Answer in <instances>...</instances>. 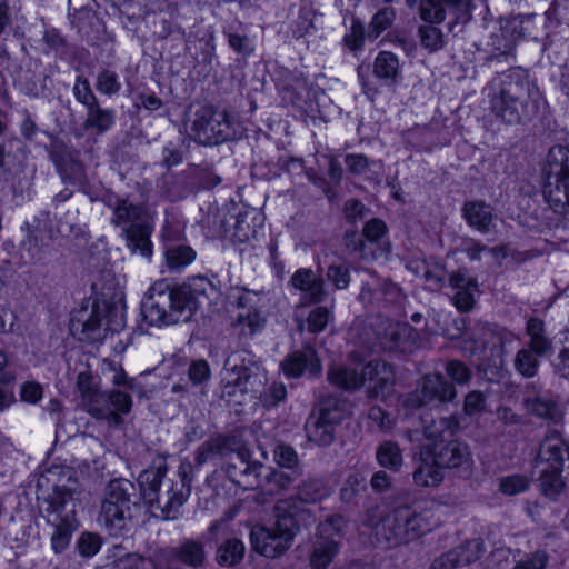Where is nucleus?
<instances>
[{"label":"nucleus","instance_id":"nucleus-1","mask_svg":"<svg viewBox=\"0 0 569 569\" xmlns=\"http://www.w3.org/2000/svg\"><path fill=\"white\" fill-rule=\"evenodd\" d=\"M218 287L204 277L178 288L161 280L150 289L142 303V315L151 326H169L187 322L199 307V296L209 297Z\"/></svg>","mask_w":569,"mask_h":569},{"label":"nucleus","instance_id":"nucleus-2","mask_svg":"<svg viewBox=\"0 0 569 569\" xmlns=\"http://www.w3.org/2000/svg\"><path fill=\"white\" fill-rule=\"evenodd\" d=\"M543 102L538 87L520 68L511 69L492 81L490 109L508 124L531 120Z\"/></svg>","mask_w":569,"mask_h":569},{"label":"nucleus","instance_id":"nucleus-3","mask_svg":"<svg viewBox=\"0 0 569 569\" xmlns=\"http://www.w3.org/2000/svg\"><path fill=\"white\" fill-rule=\"evenodd\" d=\"M190 471V466H180L176 477L168 478L167 466L161 461L139 475L141 496L154 517L178 519L179 510L191 491Z\"/></svg>","mask_w":569,"mask_h":569},{"label":"nucleus","instance_id":"nucleus-4","mask_svg":"<svg viewBox=\"0 0 569 569\" xmlns=\"http://www.w3.org/2000/svg\"><path fill=\"white\" fill-rule=\"evenodd\" d=\"M311 517L309 509H299L295 500H278L274 506L276 521L272 526H254L250 531L252 548L267 558H277L292 545L299 531V520Z\"/></svg>","mask_w":569,"mask_h":569},{"label":"nucleus","instance_id":"nucleus-5","mask_svg":"<svg viewBox=\"0 0 569 569\" xmlns=\"http://www.w3.org/2000/svg\"><path fill=\"white\" fill-rule=\"evenodd\" d=\"M101 201L112 211L111 223L122 231L127 248L132 253H139L146 259L152 256V224L149 221L146 208L134 203L128 198L113 192H106Z\"/></svg>","mask_w":569,"mask_h":569},{"label":"nucleus","instance_id":"nucleus-6","mask_svg":"<svg viewBox=\"0 0 569 569\" xmlns=\"http://www.w3.org/2000/svg\"><path fill=\"white\" fill-rule=\"evenodd\" d=\"M327 379L347 391L357 390L367 383L370 397H383L392 386L393 371L385 361L376 360L361 367L331 366Z\"/></svg>","mask_w":569,"mask_h":569},{"label":"nucleus","instance_id":"nucleus-7","mask_svg":"<svg viewBox=\"0 0 569 569\" xmlns=\"http://www.w3.org/2000/svg\"><path fill=\"white\" fill-rule=\"evenodd\" d=\"M267 381L266 372L248 350L232 352L221 372V397L230 401L238 393L259 392Z\"/></svg>","mask_w":569,"mask_h":569},{"label":"nucleus","instance_id":"nucleus-8","mask_svg":"<svg viewBox=\"0 0 569 569\" xmlns=\"http://www.w3.org/2000/svg\"><path fill=\"white\" fill-rule=\"evenodd\" d=\"M189 137L202 146H217L241 137V126L227 111L203 106L187 124Z\"/></svg>","mask_w":569,"mask_h":569},{"label":"nucleus","instance_id":"nucleus-9","mask_svg":"<svg viewBox=\"0 0 569 569\" xmlns=\"http://www.w3.org/2000/svg\"><path fill=\"white\" fill-rule=\"evenodd\" d=\"M428 530L429 525L425 517L409 506L391 510L375 526L377 541L385 548L413 541Z\"/></svg>","mask_w":569,"mask_h":569},{"label":"nucleus","instance_id":"nucleus-10","mask_svg":"<svg viewBox=\"0 0 569 569\" xmlns=\"http://www.w3.org/2000/svg\"><path fill=\"white\" fill-rule=\"evenodd\" d=\"M207 458L219 457L224 461L227 477L233 483L250 489L259 483L261 463L251 461L250 451L232 439L217 440L203 452Z\"/></svg>","mask_w":569,"mask_h":569},{"label":"nucleus","instance_id":"nucleus-11","mask_svg":"<svg viewBox=\"0 0 569 569\" xmlns=\"http://www.w3.org/2000/svg\"><path fill=\"white\" fill-rule=\"evenodd\" d=\"M543 197L559 214L569 212V147L550 148L542 169Z\"/></svg>","mask_w":569,"mask_h":569},{"label":"nucleus","instance_id":"nucleus-12","mask_svg":"<svg viewBox=\"0 0 569 569\" xmlns=\"http://www.w3.org/2000/svg\"><path fill=\"white\" fill-rule=\"evenodd\" d=\"M134 485L126 479L109 482L101 503L99 522L110 536L118 537L129 531L131 525V496Z\"/></svg>","mask_w":569,"mask_h":569},{"label":"nucleus","instance_id":"nucleus-13","mask_svg":"<svg viewBox=\"0 0 569 569\" xmlns=\"http://www.w3.org/2000/svg\"><path fill=\"white\" fill-rule=\"evenodd\" d=\"M44 512L47 522L53 528L51 548L60 553L69 547L72 533L78 528L71 492L56 490L49 497Z\"/></svg>","mask_w":569,"mask_h":569},{"label":"nucleus","instance_id":"nucleus-14","mask_svg":"<svg viewBox=\"0 0 569 569\" xmlns=\"http://www.w3.org/2000/svg\"><path fill=\"white\" fill-rule=\"evenodd\" d=\"M346 521L335 515L320 522L310 540L309 566L311 569H328L339 555Z\"/></svg>","mask_w":569,"mask_h":569},{"label":"nucleus","instance_id":"nucleus-15","mask_svg":"<svg viewBox=\"0 0 569 569\" xmlns=\"http://www.w3.org/2000/svg\"><path fill=\"white\" fill-rule=\"evenodd\" d=\"M86 411L96 419L107 420L112 426L122 423L123 415L132 408L131 397L120 390L97 391L83 403Z\"/></svg>","mask_w":569,"mask_h":569},{"label":"nucleus","instance_id":"nucleus-16","mask_svg":"<svg viewBox=\"0 0 569 569\" xmlns=\"http://www.w3.org/2000/svg\"><path fill=\"white\" fill-rule=\"evenodd\" d=\"M426 446L442 469H455L462 476L470 475L473 459L470 447L465 441L453 439Z\"/></svg>","mask_w":569,"mask_h":569},{"label":"nucleus","instance_id":"nucleus-17","mask_svg":"<svg viewBox=\"0 0 569 569\" xmlns=\"http://www.w3.org/2000/svg\"><path fill=\"white\" fill-rule=\"evenodd\" d=\"M239 311L236 326L240 328L242 335L253 336L261 331L266 325V318L260 310L261 296L259 292L236 289L232 296Z\"/></svg>","mask_w":569,"mask_h":569},{"label":"nucleus","instance_id":"nucleus-18","mask_svg":"<svg viewBox=\"0 0 569 569\" xmlns=\"http://www.w3.org/2000/svg\"><path fill=\"white\" fill-rule=\"evenodd\" d=\"M457 397L455 387L448 382L440 373L426 375L420 388L410 393L405 400L409 408H419L432 400L439 402H449Z\"/></svg>","mask_w":569,"mask_h":569},{"label":"nucleus","instance_id":"nucleus-19","mask_svg":"<svg viewBox=\"0 0 569 569\" xmlns=\"http://www.w3.org/2000/svg\"><path fill=\"white\" fill-rule=\"evenodd\" d=\"M471 0H426L421 3V18L430 23H440L447 13L455 16L458 22L470 19Z\"/></svg>","mask_w":569,"mask_h":569},{"label":"nucleus","instance_id":"nucleus-20","mask_svg":"<svg viewBox=\"0 0 569 569\" xmlns=\"http://www.w3.org/2000/svg\"><path fill=\"white\" fill-rule=\"evenodd\" d=\"M103 312L99 303H93L91 310L81 309L71 319V331L79 335L80 340L96 342L106 337L103 329Z\"/></svg>","mask_w":569,"mask_h":569},{"label":"nucleus","instance_id":"nucleus-21","mask_svg":"<svg viewBox=\"0 0 569 569\" xmlns=\"http://www.w3.org/2000/svg\"><path fill=\"white\" fill-rule=\"evenodd\" d=\"M283 373L288 378H299L303 372L318 376L321 371L320 360L311 346L293 351L281 362Z\"/></svg>","mask_w":569,"mask_h":569},{"label":"nucleus","instance_id":"nucleus-22","mask_svg":"<svg viewBox=\"0 0 569 569\" xmlns=\"http://www.w3.org/2000/svg\"><path fill=\"white\" fill-rule=\"evenodd\" d=\"M443 469L427 446H422L412 473L413 482L419 487H437L443 480Z\"/></svg>","mask_w":569,"mask_h":569},{"label":"nucleus","instance_id":"nucleus-23","mask_svg":"<svg viewBox=\"0 0 569 569\" xmlns=\"http://www.w3.org/2000/svg\"><path fill=\"white\" fill-rule=\"evenodd\" d=\"M290 283L302 292V299L308 302L319 303L326 298L325 282L322 278L315 274L311 269L301 268L297 270Z\"/></svg>","mask_w":569,"mask_h":569},{"label":"nucleus","instance_id":"nucleus-24","mask_svg":"<svg viewBox=\"0 0 569 569\" xmlns=\"http://www.w3.org/2000/svg\"><path fill=\"white\" fill-rule=\"evenodd\" d=\"M331 492L332 488L326 478L309 477L298 485L296 496L288 500H295L296 506L301 509L298 502L307 505L317 503L329 497Z\"/></svg>","mask_w":569,"mask_h":569},{"label":"nucleus","instance_id":"nucleus-25","mask_svg":"<svg viewBox=\"0 0 569 569\" xmlns=\"http://www.w3.org/2000/svg\"><path fill=\"white\" fill-rule=\"evenodd\" d=\"M417 333L407 323L392 322L385 329L382 347L388 351L405 352L415 342Z\"/></svg>","mask_w":569,"mask_h":569},{"label":"nucleus","instance_id":"nucleus-26","mask_svg":"<svg viewBox=\"0 0 569 569\" xmlns=\"http://www.w3.org/2000/svg\"><path fill=\"white\" fill-rule=\"evenodd\" d=\"M423 435L428 440L446 442L460 430V419L455 416L440 417L439 419L422 418Z\"/></svg>","mask_w":569,"mask_h":569},{"label":"nucleus","instance_id":"nucleus-27","mask_svg":"<svg viewBox=\"0 0 569 569\" xmlns=\"http://www.w3.org/2000/svg\"><path fill=\"white\" fill-rule=\"evenodd\" d=\"M462 217L468 226L481 233H488L493 222V212L483 201H467L462 207Z\"/></svg>","mask_w":569,"mask_h":569},{"label":"nucleus","instance_id":"nucleus-28","mask_svg":"<svg viewBox=\"0 0 569 569\" xmlns=\"http://www.w3.org/2000/svg\"><path fill=\"white\" fill-rule=\"evenodd\" d=\"M526 335L529 340L525 345L528 349L536 352V355L545 358L553 353V341L547 335L545 322L538 318H530L527 321Z\"/></svg>","mask_w":569,"mask_h":569},{"label":"nucleus","instance_id":"nucleus-29","mask_svg":"<svg viewBox=\"0 0 569 569\" xmlns=\"http://www.w3.org/2000/svg\"><path fill=\"white\" fill-rule=\"evenodd\" d=\"M83 128L94 134L107 133L114 124L116 113L112 109H104L99 102L86 109Z\"/></svg>","mask_w":569,"mask_h":569},{"label":"nucleus","instance_id":"nucleus-30","mask_svg":"<svg viewBox=\"0 0 569 569\" xmlns=\"http://www.w3.org/2000/svg\"><path fill=\"white\" fill-rule=\"evenodd\" d=\"M337 425L319 413L311 416L305 426L307 438L318 446H329L335 439Z\"/></svg>","mask_w":569,"mask_h":569},{"label":"nucleus","instance_id":"nucleus-31","mask_svg":"<svg viewBox=\"0 0 569 569\" xmlns=\"http://www.w3.org/2000/svg\"><path fill=\"white\" fill-rule=\"evenodd\" d=\"M173 556L180 562L191 568H201L207 561L203 542L193 539H184L173 549Z\"/></svg>","mask_w":569,"mask_h":569},{"label":"nucleus","instance_id":"nucleus-32","mask_svg":"<svg viewBox=\"0 0 569 569\" xmlns=\"http://www.w3.org/2000/svg\"><path fill=\"white\" fill-rule=\"evenodd\" d=\"M523 405L532 415L555 422L559 421L563 415L561 407L546 395L526 398Z\"/></svg>","mask_w":569,"mask_h":569},{"label":"nucleus","instance_id":"nucleus-33","mask_svg":"<svg viewBox=\"0 0 569 569\" xmlns=\"http://www.w3.org/2000/svg\"><path fill=\"white\" fill-rule=\"evenodd\" d=\"M565 452L569 458V447L558 436H548L540 445L538 458L546 462L548 468H562Z\"/></svg>","mask_w":569,"mask_h":569},{"label":"nucleus","instance_id":"nucleus-34","mask_svg":"<svg viewBox=\"0 0 569 569\" xmlns=\"http://www.w3.org/2000/svg\"><path fill=\"white\" fill-rule=\"evenodd\" d=\"M373 74L386 84H393L400 74L398 57L389 51H381L373 61Z\"/></svg>","mask_w":569,"mask_h":569},{"label":"nucleus","instance_id":"nucleus-35","mask_svg":"<svg viewBox=\"0 0 569 569\" xmlns=\"http://www.w3.org/2000/svg\"><path fill=\"white\" fill-rule=\"evenodd\" d=\"M318 413L338 426L350 413V403L343 397L330 395L319 402Z\"/></svg>","mask_w":569,"mask_h":569},{"label":"nucleus","instance_id":"nucleus-36","mask_svg":"<svg viewBox=\"0 0 569 569\" xmlns=\"http://www.w3.org/2000/svg\"><path fill=\"white\" fill-rule=\"evenodd\" d=\"M562 468H543L539 476V487L541 493L551 499L556 500L560 493L565 490L566 483L561 477Z\"/></svg>","mask_w":569,"mask_h":569},{"label":"nucleus","instance_id":"nucleus-37","mask_svg":"<svg viewBox=\"0 0 569 569\" xmlns=\"http://www.w3.org/2000/svg\"><path fill=\"white\" fill-rule=\"evenodd\" d=\"M166 263L172 271H180L191 264L197 253L186 244H168L164 249Z\"/></svg>","mask_w":569,"mask_h":569},{"label":"nucleus","instance_id":"nucleus-38","mask_svg":"<svg viewBox=\"0 0 569 569\" xmlns=\"http://www.w3.org/2000/svg\"><path fill=\"white\" fill-rule=\"evenodd\" d=\"M244 551V543L240 539L230 538L218 547L216 560L220 566L232 567L243 559Z\"/></svg>","mask_w":569,"mask_h":569},{"label":"nucleus","instance_id":"nucleus-39","mask_svg":"<svg viewBox=\"0 0 569 569\" xmlns=\"http://www.w3.org/2000/svg\"><path fill=\"white\" fill-rule=\"evenodd\" d=\"M378 463L391 471H399L403 458L400 447L393 441H383L379 445L376 452Z\"/></svg>","mask_w":569,"mask_h":569},{"label":"nucleus","instance_id":"nucleus-40","mask_svg":"<svg viewBox=\"0 0 569 569\" xmlns=\"http://www.w3.org/2000/svg\"><path fill=\"white\" fill-rule=\"evenodd\" d=\"M541 357L527 347L519 349L515 356L513 367L523 378H532L537 375Z\"/></svg>","mask_w":569,"mask_h":569},{"label":"nucleus","instance_id":"nucleus-41","mask_svg":"<svg viewBox=\"0 0 569 569\" xmlns=\"http://www.w3.org/2000/svg\"><path fill=\"white\" fill-rule=\"evenodd\" d=\"M47 77L43 73L26 71L18 80L20 91L29 97H40L44 93Z\"/></svg>","mask_w":569,"mask_h":569},{"label":"nucleus","instance_id":"nucleus-42","mask_svg":"<svg viewBox=\"0 0 569 569\" xmlns=\"http://www.w3.org/2000/svg\"><path fill=\"white\" fill-rule=\"evenodd\" d=\"M452 550L457 555L460 566H467L480 559L485 552V543L481 539H471Z\"/></svg>","mask_w":569,"mask_h":569},{"label":"nucleus","instance_id":"nucleus-43","mask_svg":"<svg viewBox=\"0 0 569 569\" xmlns=\"http://www.w3.org/2000/svg\"><path fill=\"white\" fill-rule=\"evenodd\" d=\"M100 310L103 312V329L106 332H119L126 326V317L122 308L110 307L107 305L100 306Z\"/></svg>","mask_w":569,"mask_h":569},{"label":"nucleus","instance_id":"nucleus-44","mask_svg":"<svg viewBox=\"0 0 569 569\" xmlns=\"http://www.w3.org/2000/svg\"><path fill=\"white\" fill-rule=\"evenodd\" d=\"M60 174L64 181H69L74 186H83L87 183L84 168L81 162L69 159L60 164Z\"/></svg>","mask_w":569,"mask_h":569},{"label":"nucleus","instance_id":"nucleus-45","mask_svg":"<svg viewBox=\"0 0 569 569\" xmlns=\"http://www.w3.org/2000/svg\"><path fill=\"white\" fill-rule=\"evenodd\" d=\"M530 482V478L525 475H510L500 478L499 489L505 495L515 496L527 491Z\"/></svg>","mask_w":569,"mask_h":569},{"label":"nucleus","instance_id":"nucleus-46","mask_svg":"<svg viewBox=\"0 0 569 569\" xmlns=\"http://www.w3.org/2000/svg\"><path fill=\"white\" fill-rule=\"evenodd\" d=\"M395 18V10L386 7L380 9L371 19L368 37L377 39L386 29H388Z\"/></svg>","mask_w":569,"mask_h":569},{"label":"nucleus","instance_id":"nucleus-47","mask_svg":"<svg viewBox=\"0 0 569 569\" xmlns=\"http://www.w3.org/2000/svg\"><path fill=\"white\" fill-rule=\"evenodd\" d=\"M419 36L422 47L430 52L438 51L445 44L442 32L432 24L421 26L419 28Z\"/></svg>","mask_w":569,"mask_h":569},{"label":"nucleus","instance_id":"nucleus-48","mask_svg":"<svg viewBox=\"0 0 569 569\" xmlns=\"http://www.w3.org/2000/svg\"><path fill=\"white\" fill-rule=\"evenodd\" d=\"M72 94L76 98V100L81 103L86 109L90 106L99 102L98 98L93 93L90 83L87 78L82 76H78L76 78L73 88H72Z\"/></svg>","mask_w":569,"mask_h":569},{"label":"nucleus","instance_id":"nucleus-49","mask_svg":"<svg viewBox=\"0 0 569 569\" xmlns=\"http://www.w3.org/2000/svg\"><path fill=\"white\" fill-rule=\"evenodd\" d=\"M96 89L106 96L119 93L121 83L118 74L112 70H102L97 77Z\"/></svg>","mask_w":569,"mask_h":569},{"label":"nucleus","instance_id":"nucleus-50","mask_svg":"<svg viewBox=\"0 0 569 569\" xmlns=\"http://www.w3.org/2000/svg\"><path fill=\"white\" fill-rule=\"evenodd\" d=\"M53 239V229L49 221V217L47 214L42 216V218L37 219V224L33 226V230L30 233L29 242H34L38 244V241H41L42 247H48L49 241Z\"/></svg>","mask_w":569,"mask_h":569},{"label":"nucleus","instance_id":"nucleus-51","mask_svg":"<svg viewBox=\"0 0 569 569\" xmlns=\"http://www.w3.org/2000/svg\"><path fill=\"white\" fill-rule=\"evenodd\" d=\"M487 406V396L479 390L468 392L463 400L462 410L466 416L473 417L485 411Z\"/></svg>","mask_w":569,"mask_h":569},{"label":"nucleus","instance_id":"nucleus-52","mask_svg":"<svg viewBox=\"0 0 569 569\" xmlns=\"http://www.w3.org/2000/svg\"><path fill=\"white\" fill-rule=\"evenodd\" d=\"M273 458L276 463L281 468L293 469L298 466L299 459L293 447L279 443L273 450Z\"/></svg>","mask_w":569,"mask_h":569},{"label":"nucleus","instance_id":"nucleus-53","mask_svg":"<svg viewBox=\"0 0 569 569\" xmlns=\"http://www.w3.org/2000/svg\"><path fill=\"white\" fill-rule=\"evenodd\" d=\"M331 311L327 307H316L307 318L308 331L312 333L321 332L326 329L331 319Z\"/></svg>","mask_w":569,"mask_h":569},{"label":"nucleus","instance_id":"nucleus-54","mask_svg":"<svg viewBox=\"0 0 569 569\" xmlns=\"http://www.w3.org/2000/svg\"><path fill=\"white\" fill-rule=\"evenodd\" d=\"M492 46L496 47L497 52H492L490 61H506L513 60L515 43L505 39V31L501 36H495L492 38Z\"/></svg>","mask_w":569,"mask_h":569},{"label":"nucleus","instance_id":"nucleus-55","mask_svg":"<svg viewBox=\"0 0 569 569\" xmlns=\"http://www.w3.org/2000/svg\"><path fill=\"white\" fill-rule=\"evenodd\" d=\"M326 277L338 290L346 289L350 282V271L345 263L330 264L327 269Z\"/></svg>","mask_w":569,"mask_h":569},{"label":"nucleus","instance_id":"nucleus-56","mask_svg":"<svg viewBox=\"0 0 569 569\" xmlns=\"http://www.w3.org/2000/svg\"><path fill=\"white\" fill-rule=\"evenodd\" d=\"M153 561L136 553H129L118 559L112 569H153Z\"/></svg>","mask_w":569,"mask_h":569},{"label":"nucleus","instance_id":"nucleus-57","mask_svg":"<svg viewBox=\"0 0 569 569\" xmlns=\"http://www.w3.org/2000/svg\"><path fill=\"white\" fill-rule=\"evenodd\" d=\"M365 43V27L359 20H353L348 33L343 37V44L351 51H357Z\"/></svg>","mask_w":569,"mask_h":569},{"label":"nucleus","instance_id":"nucleus-58","mask_svg":"<svg viewBox=\"0 0 569 569\" xmlns=\"http://www.w3.org/2000/svg\"><path fill=\"white\" fill-rule=\"evenodd\" d=\"M77 547L81 556L89 558L100 550L101 539L96 533L84 532L78 539Z\"/></svg>","mask_w":569,"mask_h":569},{"label":"nucleus","instance_id":"nucleus-59","mask_svg":"<svg viewBox=\"0 0 569 569\" xmlns=\"http://www.w3.org/2000/svg\"><path fill=\"white\" fill-rule=\"evenodd\" d=\"M446 373L457 385H467L471 379L469 368L458 360H452L447 363Z\"/></svg>","mask_w":569,"mask_h":569},{"label":"nucleus","instance_id":"nucleus-60","mask_svg":"<svg viewBox=\"0 0 569 569\" xmlns=\"http://www.w3.org/2000/svg\"><path fill=\"white\" fill-rule=\"evenodd\" d=\"M449 284L453 290L478 289L477 279L471 277L466 269L453 271L449 276Z\"/></svg>","mask_w":569,"mask_h":569},{"label":"nucleus","instance_id":"nucleus-61","mask_svg":"<svg viewBox=\"0 0 569 569\" xmlns=\"http://www.w3.org/2000/svg\"><path fill=\"white\" fill-rule=\"evenodd\" d=\"M367 207L359 200L349 199L345 202L343 214L347 221L355 223L368 214Z\"/></svg>","mask_w":569,"mask_h":569},{"label":"nucleus","instance_id":"nucleus-62","mask_svg":"<svg viewBox=\"0 0 569 569\" xmlns=\"http://www.w3.org/2000/svg\"><path fill=\"white\" fill-rule=\"evenodd\" d=\"M188 375L193 385L207 381L211 376L209 363L206 360L193 361L189 367Z\"/></svg>","mask_w":569,"mask_h":569},{"label":"nucleus","instance_id":"nucleus-63","mask_svg":"<svg viewBox=\"0 0 569 569\" xmlns=\"http://www.w3.org/2000/svg\"><path fill=\"white\" fill-rule=\"evenodd\" d=\"M387 232L386 223L377 218L370 219L366 222L362 234L363 237L370 241L376 242L381 239Z\"/></svg>","mask_w":569,"mask_h":569},{"label":"nucleus","instance_id":"nucleus-64","mask_svg":"<svg viewBox=\"0 0 569 569\" xmlns=\"http://www.w3.org/2000/svg\"><path fill=\"white\" fill-rule=\"evenodd\" d=\"M548 556L545 551H536L525 560L516 561L512 569H545Z\"/></svg>","mask_w":569,"mask_h":569}]
</instances>
